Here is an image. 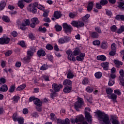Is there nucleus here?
<instances>
[{
  "mask_svg": "<svg viewBox=\"0 0 124 124\" xmlns=\"http://www.w3.org/2000/svg\"><path fill=\"white\" fill-rule=\"evenodd\" d=\"M97 115H98V117L100 120L103 121V124H111L108 114H106L105 113L98 110L97 112Z\"/></svg>",
  "mask_w": 124,
  "mask_h": 124,
  "instance_id": "obj_1",
  "label": "nucleus"
},
{
  "mask_svg": "<svg viewBox=\"0 0 124 124\" xmlns=\"http://www.w3.org/2000/svg\"><path fill=\"white\" fill-rule=\"evenodd\" d=\"M91 112V108H85V119L87 120L89 124H92V115L90 112Z\"/></svg>",
  "mask_w": 124,
  "mask_h": 124,
  "instance_id": "obj_2",
  "label": "nucleus"
},
{
  "mask_svg": "<svg viewBox=\"0 0 124 124\" xmlns=\"http://www.w3.org/2000/svg\"><path fill=\"white\" fill-rule=\"evenodd\" d=\"M71 24L72 26H73V27H74L75 28H77V29H79V28H83V27L85 26V23H84V22L79 20H74L72 21Z\"/></svg>",
  "mask_w": 124,
  "mask_h": 124,
  "instance_id": "obj_3",
  "label": "nucleus"
},
{
  "mask_svg": "<svg viewBox=\"0 0 124 124\" xmlns=\"http://www.w3.org/2000/svg\"><path fill=\"white\" fill-rule=\"evenodd\" d=\"M84 105V101L82 98H79L78 102L75 103V109L78 111H80V109L82 107V105Z\"/></svg>",
  "mask_w": 124,
  "mask_h": 124,
  "instance_id": "obj_4",
  "label": "nucleus"
},
{
  "mask_svg": "<svg viewBox=\"0 0 124 124\" xmlns=\"http://www.w3.org/2000/svg\"><path fill=\"white\" fill-rule=\"evenodd\" d=\"M62 28L64 30L65 33H71V31L73 30L72 27L70 25L67 24L66 23H64L62 25Z\"/></svg>",
  "mask_w": 124,
  "mask_h": 124,
  "instance_id": "obj_5",
  "label": "nucleus"
},
{
  "mask_svg": "<svg viewBox=\"0 0 124 124\" xmlns=\"http://www.w3.org/2000/svg\"><path fill=\"white\" fill-rule=\"evenodd\" d=\"M10 41V38L7 36H3L0 38V44L3 45L4 44H8Z\"/></svg>",
  "mask_w": 124,
  "mask_h": 124,
  "instance_id": "obj_6",
  "label": "nucleus"
},
{
  "mask_svg": "<svg viewBox=\"0 0 124 124\" xmlns=\"http://www.w3.org/2000/svg\"><path fill=\"white\" fill-rule=\"evenodd\" d=\"M62 85L61 84H57L56 83H53L52 84V89L56 93L60 92V90H61V89H62Z\"/></svg>",
  "mask_w": 124,
  "mask_h": 124,
  "instance_id": "obj_7",
  "label": "nucleus"
},
{
  "mask_svg": "<svg viewBox=\"0 0 124 124\" xmlns=\"http://www.w3.org/2000/svg\"><path fill=\"white\" fill-rule=\"evenodd\" d=\"M63 85L66 87H72V81L69 79H65L63 82Z\"/></svg>",
  "mask_w": 124,
  "mask_h": 124,
  "instance_id": "obj_8",
  "label": "nucleus"
},
{
  "mask_svg": "<svg viewBox=\"0 0 124 124\" xmlns=\"http://www.w3.org/2000/svg\"><path fill=\"white\" fill-rule=\"evenodd\" d=\"M37 54L38 55V57L40 58V57H45L46 55V52L44 49H39L38 50Z\"/></svg>",
  "mask_w": 124,
  "mask_h": 124,
  "instance_id": "obj_9",
  "label": "nucleus"
},
{
  "mask_svg": "<svg viewBox=\"0 0 124 124\" xmlns=\"http://www.w3.org/2000/svg\"><path fill=\"white\" fill-rule=\"evenodd\" d=\"M33 5L34 6H36L38 9H40V10H45V7L40 4H39L38 2H35L33 3Z\"/></svg>",
  "mask_w": 124,
  "mask_h": 124,
  "instance_id": "obj_10",
  "label": "nucleus"
},
{
  "mask_svg": "<svg viewBox=\"0 0 124 124\" xmlns=\"http://www.w3.org/2000/svg\"><path fill=\"white\" fill-rule=\"evenodd\" d=\"M85 54L84 53H82L79 56L76 57L77 61L78 62H83L84 61V58L85 57Z\"/></svg>",
  "mask_w": 124,
  "mask_h": 124,
  "instance_id": "obj_11",
  "label": "nucleus"
},
{
  "mask_svg": "<svg viewBox=\"0 0 124 124\" xmlns=\"http://www.w3.org/2000/svg\"><path fill=\"white\" fill-rule=\"evenodd\" d=\"M108 97L109 99H112L113 102H116L117 101V95L115 93H112L110 95H108Z\"/></svg>",
  "mask_w": 124,
  "mask_h": 124,
  "instance_id": "obj_12",
  "label": "nucleus"
},
{
  "mask_svg": "<svg viewBox=\"0 0 124 124\" xmlns=\"http://www.w3.org/2000/svg\"><path fill=\"white\" fill-rule=\"evenodd\" d=\"M112 124H120V122L118 120V118L115 116H113L111 118Z\"/></svg>",
  "mask_w": 124,
  "mask_h": 124,
  "instance_id": "obj_13",
  "label": "nucleus"
},
{
  "mask_svg": "<svg viewBox=\"0 0 124 124\" xmlns=\"http://www.w3.org/2000/svg\"><path fill=\"white\" fill-rule=\"evenodd\" d=\"M101 66L103 67L104 70H108L109 69V62H104L101 63Z\"/></svg>",
  "mask_w": 124,
  "mask_h": 124,
  "instance_id": "obj_14",
  "label": "nucleus"
},
{
  "mask_svg": "<svg viewBox=\"0 0 124 124\" xmlns=\"http://www.w3.org/2000/svg\"><path fill=\"white\" fill-rule=\"evenodd\" d=\"M53 17H54L55 19H60V18L62 17V14H61V12L55 11L54 13Z\"/></svg>",
  "mask_w": 124,
  "mask_h": 124,
  "instance_id": "obj_15",
  "label": "nucleus"
},
{
  "mask_svg": "<svg viewBox=\"0 0 124 124\" xmlns=\"http://www.w3.org/2000/svg\"><path fill=\"white\" fill-rule=\"evenodd\" d=\"M72 90V86H66L64 87L63 91L65 93H69Z\"/></svg>",
  "mask_w": 124,
  "mask_h": 124,
  "instance_id": "obj_16",
  "label": "nucleus"
},
{
  "mask_svg": "<svg viewBox=\"0 0 124 124\" xmlns=\"http://www.w3.org/2000/svg\"><path fill=\"white\" fill-rule=\"evenodd\" d=\"M74 78V74L71 70H69L67 74V78L68 79H73Z\"/></svg>",
  "mask_w": 124,
  "mask_h": 124,
  "instance_id": "obj_17",
  "label": "nucleus"
},
{
  "mask_svg": "<svg viewBox=\"0 0 124 124\" xmlns=\"http://www.w3.org/2000/svg\"><path fill=\"white\" fill-rule=\"evenodd\" d=\"M34 104L38 107H41L42 106V102L38 98H36L35 101L34 103Z\"/></svg>",
  "mask_w": 124,
  "mask_h": 124,
  "instance_id": "obj_18",
  "label": "nucleus"
},
{
  "mask_svg": "<svg viewBox=\"0 0 124 124\" xmlns=\"http://www.w3.org/2000/svg\"><path fill=\"white\" fill-rule=\"evenodd\" d=\"M31 56H26L24 57L23 59V62L24 63H29L31 62Z\"/></svg>",
  "mask_w": 124,
  "mask_h": 124,
  "instance_id": "obj_19",
  "label": "nucleus"
},
{
  "mask_svg": "<svg viewBox=\"0 0 124 124\" xmlns=\"http://www.w3.org/2000/svg\"><path fill=\"white\" fill-rule=\"evenodd\" d=\"M8 87L6 84H4L0 87V92H7Z\"/></svg>",
  "mask_w": 124,
  "mask_h": 124,
  "instance_id": "obj_20",
  "label": "nucleus"
},
{
  "mask_svg": "<svg viewBox=\"0 0 124 124\" xmlns=\"http://www.w3.org/2000/svg\"><path fill=\"white\" fill-rule=\"evenodd\" d=\"M101 48L104 49H107L108 48V43L107 42H102L101 44Z\"/></svg>",
  "mask_w": 124,
  "mask_h": 124,
  "instance_id": "obj_21",
  "label": "nucleus"
},
{
  "mask_svg": "<svg viewBox=\"0 0 124 124\" xmlns=\"http://www.w3.org/2000/svg\"><path fill=\"white\" fill-rule=\"evenodd\" d=\"M114 62L116 66V67H120V65H123V62L119 61V60H114Z\"/></svg>",
  "mask_w": 124,
  "mask_h": 124,
  "instance_id": "obj_22",
  "label": "nucleus"
},
{
  "mask_svg": "<svg viewBox=\"0 0 124 124\" xmlns=\"http://www.w3.org/2000/svg\"><path fill=\"white\" fill-rule=\"evenodd\" d=\"M91 37L92 38H98L99 37V34L97 32H93L91 33Z\"/></svg>",
  "mask_w": 124,
  "mask_h": 124,
  "instance_id": "obj_23",
  "label": "nucleus"
},
{
  "mask_svg": "<svg viewBox=\"0 0 124 124\" xmlns=\"http://www.w3.org/2000/svg\"><path fill=\"white\" fill-rule=\"evenodd\" d=\"M66 54L68 55V60H69V61H71V57L73 56L72 51L69 49L66 51Z\"/></svg>",
  "mask_w": 124,
  "mask_h": 124,
  "instance_id": "obj_24",
  "label": "nucleus"
},
{
  "mask_svg": "<svg viewBox=\"0 0 124 124\" xmlns=\"http://www.w3.org/2000/svg\"><path fill=\"white\" fill-rule=\"evenodd\" d=\"M6 5V3L4 1H1L0 3V11L3 10Z\"/></svg>",
  "mask_w": 124,
  "mask_h": 124,
  "instance_id": "obj_25",
  "label": "nucleus"
},
{
  "mask_svg": "<svg viewBox=\"0 0 124 124\" xmlns=\"http://www.w3.org/2000/svg\"><path fill=\"white\" fill-rule=\"evenodd\" d=\"M106 59V57L104 55L98 56L97 57V60H98V61H102V62H104Z\"/></svg>",
  "mask_w": 124,
  "mask_h": 124,
  "instance_id": "obj_26",
  "label": "nucleus"
},
{
  "mask_svg": "<svg viewBox=\"0 0 124 124\" xmlns=\"http://www.w3.org/2000/svg\"><path fill=\"white\" fill-rule=\"evenodd\" d=\"M73 53L74 56H78V55H79L81 53V50H80L79 48H76L73 51Z\"/></svg>",
  "mask_w": 124,
  "mask_h": 124,
  "instance_id": "obj_27",
  "label": "nucleus"
},
{
  "mask_svg": "<svg viewBox=\"0 0 124 124\" xmlns=\"http://www.w3.org/2000/svg\"><path fill=\"white\" fill-rule=\"evenodd\" d=\"M93 7V2H90L89 3L88 6H87L88 11H91Z\"/></svg>",
  "mask_w": 124,
  "mask_h": 124,
  "instance_id": "obj_28",
  "label": "nucleus"
},
{
  "mask_svg": "<svg viewBox=\"0 0 124 124\" xmlns=\"http://www.w3.org/2000/svg\"><path fill=\"white\" fill-rule=\"evenodd\" d=\"M26 85L25 84H22L21 85L18 86L16 89V91H23L25 88H26Z\"/></svg>",
  "mask_w": 124,
  "mask_h": 124,
  "instance_id": "obj_29",
  "label": "nucleus"
},
{
  "mask_svg": "<svg viewBox=\"0 0 124 124\" xmlns=\"http://www.w3.org/2000/svg\"><path fill=\"white\" fill-rule=\"evenodd\" d=\"M23 0H20L18 1V6L20 7L21 9H23L24 8V3H23Z\"/></svg>",
  "mask_w": 124,
  "mask_h": 124,
  "instance_id": "obj_30",
  "label": "nucleus"
},
{
  "mask_svg": "<svg viewBox=\"0 0 124 124\" xmlns=\"http://www.w3.org/2000/svg\"><path fill=\"white\" fill-rule=\"evenodd\" d=\"M32 23H34L36 25H38L39 24V20H38V18L37 17H34L31 19Z\"/></svg>",
  "mask_w": 124,
  "mask_h": 124,
  "instance_id": "obj_31",
  "label": "nucleus"
},
{
  "mask_svg": "<svg viewBox=\"0 0 124 124\" xmlns=\"http://www.w3.org/2000/svg\"><path fill=\"white\" fill-rule=\"evenodd\" d=\"M95 77L97 79H99L100 78H101L102 77V73L100 72H98L96 73H95Z\"/></svg>",
  "mask_w": 124,
  "mask_h": 124,
  "instance_id": "obj_32",
  "label": "nucleus"
},
{
  "mask_svg": "<svg viewBox=\"0 0 124 124\" xmlns=\"http://www.w3.org/2000/svg\"><path fill=\"white\" fill-rule=\"evenodd\" d=\"M78 120V122H80V123H82L85 120V118L82 115H80L78 116L77 118Z\"/></svg>",
  "mask_w": 124,
  "mask_h": 124,
  "instance_id": "obj_33",
  "label": "nucleus"
},
{
  "mask_svg": "<svg viewBox=\"0 0 124 124\" xmlns=\"http://www.w3.org/2000/svg\"><path fill=\"white\" fill-rule=\"evenodd\" d=\"M15 89H16V87H15V85H11L10 87V89H9V93H13V92L15 91Z\"/></svg>",
  "mask_w": 124,
  "mask_h": 124,
  "instance_id": "obj_34",
  "label": "nucleus"
},
{
  "mask_svg": "<svg viewBox=\"0 0 124 124\" xmlns=\"http://www.w3.org/2000/svg\"><path fill=\"white\" fill-rule=\"evenodd\" d=\"M2 20L4 22H6V23H9V22H10V19H9V18L7 16H4L2 17Z\"/></svg>",
  "mask_w": 124,
  "mask_h": 124,
  "instance_id": "obj_35",
  "label": "nucleus"
},
{
  "mask_svg": "<svg viewBox=\"0 0 124 124\" xmlns=\"http://www.w3.org/2000/svg\"><path fill=\"white\" fill-rule=\"evenodd\" d=\"M50 120H51V121H55V120H57V118H56V115L54 113H50Z\"/></svg>",
  "mask_w": 124,
  "mask_h": 124,
  "instance_id": "obj_36",
  "label": "nucleus"
},
{
  "mask_svg": "<svg viewBox=\"0 0 124 124\" xmlns=\"http://www.w3.org/2000/svg\"><path fill=\"white\" fill-rule=\"evenodd\" d=\"M17 44H18V45H20V46H21V47H22L23 48H24L27 46V45H26V44L25 43V42H24V41H21L20 42H18Z\"/></svg>",
  "mask_w": 124,
  "mask_h": 124,
  "instance_id": "obj_37",
  "label": "nucleus"
},
{
  "mask_svg": "<svg viewBox=\"0 0 124 124\" xmlns=\"http://www.w3.org/2000/svg\"><path fill=\"white\" fill-rule=\"evenodd\" d=\"M117 45L115 43H113L111 45V49L112 51H117Z\"/></svg>",
  "mask_w": 124,
  "mask_h": 124,
  "instance_id": "obj_38",
  "label": "nucleus"
},
{
  "mask_svg": "<svg viewBox=\"0 0 124 124\" xmlns=\"http://www.w3.org/2000/svg\"><path fill=\"white\" fill-rule=\"evenodd\" d=\"M55 28L56 29V31H61L62 29V28L59 25H56Z\"/></svg>",
  "mask_w": 124,
  "mask_h": 124,
  "instance_id": "obj_39",
  "label": "nucleus"
},
{
  "mask_svg": "<svg viewBox=\"0 0 124 124\" xmlns=\"http://www.w3.org/2000/svg\"><path fill=\"white\" fill-rule=\"evenodd\" d=\"M46 49H47V50H49V51H51V50H53L54 47H53V46L51 45V44H47L46 45Z\"/></svg>",
  "mask_w": 124,
  "mask_h": 124,
  "instance_id": "obj_40",
  "label": "nucleus"
},
{
  "mask_svg": "<svg viewBox=\"0 0 124 124\" xmlns=\"http://www.w3.org/2000/svg\"><path fill=\"white\" fill-rule=\"evenodd\" d=\"M76 16H77V13H70L69 14V16L70 17V18H75Z\"/></svg>",
  "mask_w": 124,
  "mask_h": 124,
  "instance_id": "obj_41",
  "label": "nucleus"
},
{
  "mask_svg": "<svg viewBox=\"0 0 124 124\" xmlns=\"http://www.w3.org/2000/svg\"><path fill=\"white\" fill-rule=\"evenodd\" d=\"M124 31V26H121L120 28L117 31V33H122Z\"/></svg>",
  "mask_w": 124,
  "mask_h": 124,
  "instance_id": "obj_42",
  "label": "nucleus"
},
{
  "mask_svg": "<svg viewBox=\"0 0 124 124\" xmlns=\"http://www.w3.org/2000/svg\"><path fill=\"white\" fill-rule=\"evenodd\" d=\"M48 69L47 64H44L40 68V70H46Z\"/></svg>",
  "mask_w": 124,
  "mask_h": 124,
  "instance_id": "obj_43",
  "label": "nucleus"
},
{
  "mask_svg": "<svg viewBox=\"0 0 124 124\" xmlns=\"http://www.w3.org/2000/svg\"><path fill=\"white\" fill-rule=\"evenodd\" d=\"M106 93L108 95H110L112 94V93H113V90L111 88H108L106 89Z\"/></svg>",
  "mask_w": 124,
  "mask_h": 124,
  "instance_id": "obj_44",
  "label": "nucleus"
},
{
  "mask_svg": "<svg viewBox=\"0 0 124 124\" xmlns=\"http://www.w3.org/2000/svg\"><path fill=\"white\" fill-rule=\"evenodd\" d=\"M29 25H30V20L29 19H26L24 23H22L23 27H26Z\"/></svg>",
  "mask_w": 124,
  "mask_h": 124,
  "instance_id": "obj_45",
  "label": "nucleus"
},
{
  "mask_svg": "<svg viewBox=\"0 0 124 124\" xmlns=\"http://www.w3.org/2000/svg\"><path fill=\"white\" fill-rule=\"evenodd\" d=\"M100 3L101 5H106L108 3V1L107 0H101Z\"/></svg>",
  "mask_w": 124,
  "mask_h": 124,
  "instance_id": "obj_46",
  "label": "nucleus"
},
{
  "mask_svg": "<svg viewBox=\"0 0 124 124\" xmlns=\"http://www.w3.org/2000/svg\"><path fill=\"white\" fill-rule=\"evenodd\" d=\"M70 122L71 124H74L76 123H78V119L77 118H75V119L73 118H71Z\"/></svg>",
  "mask_w": 124,
  "mask_h": 124,
  "instance_id": "obj_47",
  "label": "nucleus"
},
{
  "mask_svg": "<svg viewBox=\"0 0 124 124\" xmlns=\"http://www.w3.org/2000/svg\"><path fill=\"white\" fill-rule=\"evenodd\" d=\"M17 121L19 124H24V118H18Z\"/></svg>",
  "mask_w": 124,
  "mask_h": 124,
  "instance_id": "obj_48",
  "label": "nucleus"
},
{
  "mask_svg": "<svg viewBox=\"0 0 124 124\" xmlns=\"http://www.w3.org/2000/svg\"><path fill=\"white\" fill-rule=\"evenodd\" d=\"M27 56L29 57H32L33 56V52L31 50H28L27 51Z\"/></svg>",
  "mask_w": 124,
  "mask_h": 124,
  "instance_id": "obj_49",
  "label": "nucleus"
},
{
  "mask_svg": "<svg viewBox=\"0 0 124 124\" xmlns=\"http://www.w3.org/2000/svg\"><path fill=\"white\" fill-rule=\"evenodd\" d=\"M114 93H116L118 95H121L122 93L121 92V90L119 89L114 90Z\"/></svg>",
  "mask_w": 124,
  "mask_h": 124,
  "instance_id": "obj_50",
  "label": "nucleus"
},
{
  "mask_svg": "<svg viewBox=\"0 0 124 124\" xmlns=\"http://www.w3.org/2000/svg\"><path fill=\"white\" fill-rule=\"evenodd\" d=\"M93 45L95 46H98L99 45H100V41L99 40H96L95 41H93Z\"/></svg>",
  "mask_w": 124,
  "mask_h": 124,
  "instance_id": "obj_51",
  "label": "nucleus"
},
{
  "mask_svg": "<svg viewBox=\"0 0 124 124\" xmlns=\"http://www.w3.org/2000/svg\"><path fill=\"white\" fill-rule=\"evenodd\" d=\"M90 16V14H87L82 17V21H83V22H85V20H88L89 19Z\"/></svg>",
  "mask_w": 124,
  "mask_h": 124,
  "instance_id": "obj_52",
  "label": "nucleus"
},
{
  "mask_svg": "<svg viewBox=\"0 0 124 124\" xmlns=\"http://www.w3.org/2000/svg\"><path fill=\"white\" fill-rule=\"evenodd\" d=\"M17 113H14L13 115V119L14 122H17V120H18V118L17 117Z\"/></svg>",
  "mask_w": 124,
  "mask_h": 124,
  "instance_id": "obj_53",
  "label": "nucleus"
},
{
  "mask_svg": "<svg viewBox=\"0 0 124 124\" xmlns=\"http://www.w3.org/2000/svg\"><path fill=\"white\" fill-rule=\"evenodd\" d=\"M12 99L14 102L16 103L18 102V101L19 100L18 97H17V96H14Z\"/></svg>",
  "mask_w": 124,
  "mask_h": 124,
  "instance_id": "obj_54",
  "label": "nucleus"
},
{
  "mask_svg": "<svg viewBox=\"0 0 124 124\" xmlns=\"http://www.w3.org/2000/svg\"><path fill=\"white\" fill-rule=\"evenodd\" d=\"M89 83V79L87 78H84L82 81V84L83 85H87Z\"/></svg>",
  "mask_w": 124,
  "mask_h": 124,
  "instance_id": "obj_55",
  "label": "nucleus"
},
{
  "mask_svg": "<svg viewBox=\"0 0 124 124\" xmlns=\"http://www.w3.org/2000/svg\"><path fill=\"white\" fill-rule=\"evenodd\" d=\"M39 31H42V32H46L47 31V29H46V28L44 27L42 28V27H39Z\"/></svg>",
  "mask_w": 124,
  "mask_h": 124,
  "instance_id": "obj_56",
  "label": "nucleus"
},
{
  "mask_svg": "<svg viewBox=\"0 0 124 124\" xmlns=\"http://www.w3.org/2000/svg\"><path fill=\"white\" fill-rule=\"evenodd\" d=\"M36 6H34V5H33L32 9V13L33 14H35L37 12V9H36Z\"/></svg>",
  "mask_w": 124,
  "mask_h": 124,
  "instance_id": "obj_57",
  "label": "nucleus"
},
{
  "mask_svg": "<svg viewBox=\"0 0 124 124\" xmlns=\"http://www.w3.org/2000/svg\"><path fill=\"white\" fill-rule=\"evenodd\" d=\"M59 43L60 44H63V43H65V42L64 41V38H61L59 39L58 41Z\"/></svg>",
  "mask_w": 124,
  "mask_h": 124,
  "instance_id": "obj_58",
  "label": "nucleus"
},
{
  "mask_svg": "<svg viewBox=\"0 0 124 124\" xmlns=\"http://www.w3.org/2000/svg\"><path fill=\"white\" fill-rule=\"evenodd\" d=\"M116 52H117V51L111 50L110 52H109V56L114 57V56H115V55H116Z\"/></svg>",
  "mask_w": 124,
  "mask_h": 124,
  "instance_id": "obj_59",
  "label": "nucleus"
},
{
  "mask_svg": "<svg viewBox=\"0 0 124 124\" xmlns=\"http://www.w3.org/2000/svg\"><path fill=\"white\" fill-rule=\"evenodd\" d=\"M95 31L98 32V33H102V31H101V29L100 28L97 27L95 28Z\"/></svg>",
  "mask_w": 124,
  "mask_h": 124,
  "instance_id": "obj_60",
  "label": "nucleus"
},
{
  "mask_svg": "<svg viewBox=\"0 0 124 124\" xmlns=\"http://www.w3.org/2000/svg\"><path fill=\"white\" fill-rule=\"evenodd\" d=\"M57 124H64V120H62L61 119H57Z\"/></svg>",
  "mask_w": 124,
  "mask_h": 124,
  "instance_id": "obj_61",
  "label": "nucleus"
},
{
  "mask_svg": "<svg viewBox=\"0 0 124 124\" xmlns=\"http://www.w3.org/2000/svg\"><path fill=\"white\" fill-rule=\"evenodd\" d=\"M31 116H32V117H33V118H38V113L36 112H34L31 114Z\"/></svg>",
  "mask_w": 124,
  "mask_h": 124,
  "instance_id": "obj_62",
  "label": "nucleus"
},
{
  "mask_svg": "<svg viewBox=\"0 0 124 124\" xmlns=\"http://www.w3.org/2000/svg\"><path fill=\"white\" fill-rule=\"evenodd\" d=\"M71 39L69 37H68V36L64 37V40L65 41V43H66V42H68V41H70Z\"/></svg>",
  "mask_w": 124,
  "mask_h": 124,
  "instance_id": "obj_63",
  "label": "nucleus"
},
{
  "mask_svg": "<svg viewBox=\"0 0 124 124\" xmlns=\"http://www.w3.org/2000/svg\"><path fill=\"white\" fill-rule=\"evenodd\" d=\"M63 124H70V120L68 118H66L64 121Z\"/></svg>",
  "mask_w": 124,
  "mask_h": 124,
  "instance_id": "obj_64",
  "label": "nucleus"
}]
</instances>
